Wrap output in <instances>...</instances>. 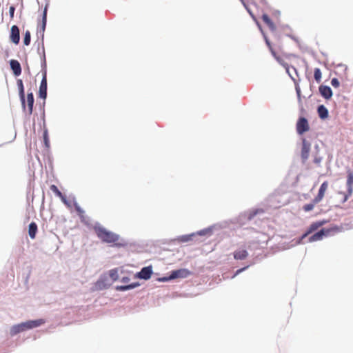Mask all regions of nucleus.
<instances>
[{
	"instance_id": "obj_27",
	"label": "nucleus",
	"mask_w": 353,
	"mask_h": 353,
	"mask_svg": "<svg viewBox=\"0 0 353 353\" xmlns=\"http://www.w3.org/2000/svg\"><path fill=\"white\" fill-rule=\"evenodd\" d=\"M30 38H31L30 32L29 30H26L24 34V38H23L24 45H26V46L30 45Z\"/></svg>"
},
{
	"instance_id": "obj_14",
	"label": "nucleus",
	"mask_w": 353,
	"mask_h": 353,
	"mask_svg": "<svg viewBox=\"0 0 353 353\" xmlns=\"http://www.w3.org/2000/svg\"><path fill=\"white\" fill-rule=\"evenodd\" d=\"M10 68L15 76H19L21 73V67L17 60L12 59L10 61Z\"/></svg>"
},
{
	"instance_id": "obj_24",
	"label": "nucleus",
	"mask_w": 353,
	"mask_h": 353,
	"mask_svg": "<svg viewBox=\"0 0 353 353\" xmlns=\"http://www.w3.org/2000/svg\"><path fill=\"white\" fill-rule=\"evenodd\" d=\"M137 285H138V284H137V283H132V284H130V285H127L117 286L115 288L117 290L124 291V290L134 288Z\"/></svg>"
},
{
	"instance_id": "obj_16",
	"label": "nucleus",
	"mask_w": 353,
	"mask_h": 353,
	"mask_svg": "<svg viewBox=\"0 0 353 353\" xmlns=\"http://www.w3.org/2000/svg\"><path fill=\"white\" fill-rule=\"evenodd\" d=\"M190 274V272L185 269H181L178 270L173 271L172 272V274L170 275V279H176L179 277H186L188 275Z\"/></svg>"
},
{
	"instance_id": "obj_25",
	"label": "nucleus",
	"mask_w": 353,
	"mask_h": 353,
	"mask_svg": "<svg viewBox=\"0 0 353 353\" xmlns=\"http://www.w3.org/2000/svg\"><path fill=\"white\" fill-rule=\"evenodd\" d=\"M321 77L322 74L321 70L318 68H315L314 71V77L317 83L321 82Z\"/></svg>"
},
{
	"instance_id": "obj_11",
	"label": "nucleus",
	"mask_w": 353,
	"mask_h": 353,
	"mask_svg": "<svg viewBox=\"0 0 353 353\" xmlns=\"http://www.w3.org/2000/svg\"><path fill=\"white\" fill-rule=\"evenodd\" d=\"M10 39L14 44H18L19 43V29L16 25L11 27Z\"/></svg>"
},
{
	"instance_id": "obj_23",
	"label": "nucleus",
	"mask_w": 353,
	"mask_h": 353,
	"mask_svg": "<svg viewBox=\"0 0 353 353\" xmlns=\"http://www.w3.org/2000/svg\"><path fill=\"white\" fill-rule=\"evenodd\" d=\"M50 189L59 198L63 199L65 201V197L61 193V192L59 190L57 185H51Z\"/></svg>"
},
{
	"instance_id": "obj_12",
	"label": "nucleus",
	"mask_w": 353,
	"mask_h": 353,
	"mask_svg": "<svg viewBox=\"0 0 353 353\" xmlns=\"http://www.w3.org/2000/svg\"><path fill=\"white\" fill-rule=\"evenodd\" d=\"M310 150V144L305 139H303L301 148V158L303 161H305L308 159Z\"/></svg>"
},
{
	"instance_id": "obj_31",
	"label": "nucleus",
	"mask_w": 353,
	"mask_h": 353,
	"mask_svg": "<svg viewBox=\"0 0 353 353\" xmlns=\"http://www.w3.org/2000/svg\"><path fill=\"white\" fill-rule=\"evenodd\" d=\"M331 85L334 87V88H339V85H340V83H339V81L338 80V79L336 78H333L332 80H331Z\"/></svg>"
},
{
	"instance_id": "obj_3",
	"label": "nucleus",
	"mask_w": 353,
	"mask_h": 353,
	"mask_svg": "<svg viewBox=\"0 0 353 353\" xmlns=\"http://www.w3.org/2000/svg\"><path fill=\"white\" fill-rule=\"evenodd\" d=\"M347 193L343 194V203H345L346 201H347L353 192V172L352 170H347Z\"/></svg>"
},
{
	"instance_id": "obj_18",
	"label": "nucleus",
	"mask_w": 353,
	"mask_h": 353,
	"mask_svg": "<svg viewBox=\"0 0 353 353\" xmlns=\"http://www.w3.org/2000/svg\"><path fill=\"white\" fill-rule=\"evenodd\" d=\"M28 112L29 114L32 113L34 105V96L32 92L28 93L27 95Z\"/></svg>"
},
{
	"instance_id": "obj_32",
	"label": "nucleus",
	"mask_w": 353,
	"mask_h": 353,
	"mask_svg": "<svg viewBox=\"0 0 353 353\" xmlns=\"http://www.w3.org/2000/svg\"><path fill=\"white\" fill-rule=\"evenodd\" d=\"M14 11H15V8L13 6H10L9 8V14H10V17L11 19H12L14 18Z\"/></svg>"
},
{
	"instance_id": "obj_19",
	"label": "nucleus",
	"mask_w": 353,
	"mask_h": 353,
	"mask_svg": "<svg viewBox=\"0 0 353 353\" xmlns=\"http://www.w3.org/2000/svg\"><path fill=\"white\" fill-rule=\"evenodd\" d=\"M37 225L36 224V223L34 222H32L30 225H29V228H28V234L30 236V237L32 239H35L36 237V234L37 232Z\"/></svg>"
},
{
	"instance_id": "obj_7",
	"label": "nucleus",
	"mask_w": 353,
	"mask_h": 353,
	"mask_svg": "<svg viewBox=\"0 0 353 353\" xmlns=\"http://www.w3.org/2000/svg\"><path fill=\"white\" fill-rule=\"evenodd\" d=\"M112 280L117 281L119 280L121 282L126 283L130 281V278L120 269L112 270Z\"/></svg>"
},
{
	"instance_id": "obj_29",
	"label": "nucleus",
	"mask_w": 353,
	"mask_h": 353,
	"mask_svg": "<svg viewBox=\"0 0 353 353\" xmlns=\"http://www.w3.org/2000/svg\"><path fill=\"white\" fill-rule=\"evenodd\" d=\"M43 141L46 146L48 148L50 146V141L47 130H45L43 132Z\"/></svg>"
},
{
	"instance_id": "obj_37",
	"label": "nucleus",
	"mask_w": 353,
	"mask_h": 353,
	"mask_svg": "<svg viewBox=\"0 0 353 353\" xmlns=\"http://www.w3.org/2000/svg\"><path fill=\"white\" fill-rule=\"evenodd\" d=\"M246 9L248 10V11L249 12L250 14L254 18V15L252 14V12L245 6Z\"/></svg>"
},
{
	"instance_id": "obj_4",
	"label": "nucleus",
	"mask_w": 353,
	"mask_h": 353,
	"mask_svg": "<svg viewBox=\"0 0 353 353\" xmlns=\"http://www.w3.org/2000/svg\"><path fill=\"white\" fill-rule=\"evenodd\" d=\"M94 230L99 238L106 242L110 241V233L105 230L102 226L100 225H96Z\"/></svg>"
},
{
	"instance_id": "obj_17",
	"label": "nucleus",
	"mask_w": 353,
	"mask_h": 353,
	"mask_svg": "<svg viewBox=\"0 0 353 353\" xmlns=\"http://www.w3.org/2000/svg\"><path fill=\"white\" fill-rule=\"evenodd\" d=\"M18 86H19V97L22 103V105L23 108H26V102H25V93H24V88L23 82L21 79H19L18 81Z\"/></svg>"
},
{
	"instance_id": "obj_1",
	"label": "nucleus",
	"mask_w": 353,
	"mask_h": 353,
	"mask_svg": "<svg viewBox=\"0 0 353 353\" xmlns=\"http://www.w3.org/2000/svg\"><path fill=\"white\" fill-rule=\"evenodd\" d=\"M45 323V321L43 319H37L33 321H28L26 322H23L17 325H14L11 327L10 330V333L11 336H14L21 332L26 331L27 330H30L32 328L37 327Z\"/></svg>"
},
{
	"instance_id": "obj_8",
	"label": "nucleus",
	"mask_w": 353,
	"mask_h": 353,
	"mask_svg": "<svg viewBox=\"0 0 353 353\" xmlns=\"http://www.w3.org/2000/svg\"><path fill=\"white\" fill-rule=\"evenodd\" d=\"M327 223V221L323 220V221H316L310 224L309 226L307 231L303 234L301 236V240L305 238L308 234H311L312 232H314L315 230H318L320 227L323 226L324 224Z\"/></svg>"
},
{
	"instance_id": "obj_6",
	"label": "nucleus",
	"mask_w": 353,
	"mask_h": 353,
	"mask_svg": "<svg viewBox=\"0 0 353 353\" xmlns=\"http://www.w3.org/2000/svg\"><path fill=\"white\" fill-rule=\"evenodd\" d=\"M128 244V241L121 238L117 234L112 233V247H116L118 248H125Z\"/></svg>"
},
{
	"instance_id": "obj_28",
	"label": "nucleus",
	"mask_w": 353,
	"mask_h": 353,
	"mask_svg": "<svg viewBox=\"0 0 353 353\" xmlns=\"http://www.w3.org/2000/svg\"><path fill=\"white\" fill-rule=\"evenodd\" d=\"M47 22V6H46L43 13V17H42V28L43 30L45 29Z\"/></svg>"
},
{
	"instance_id": "obj_20",
	"label": "nucleus",
	"mask_w": 353,
	"mask_h": 353,
	"mask_svg": "<svg viewBox=\"0 0 353 353\" xmlns=\"http://www.w3.org/2000/svg\"><path fill=\"white\" fill-rule=\"evenodd\" d=\"M318 114L322 119H327L328 117V110L325 105H321L317 109Z\"/></svg>"
},
{
	"instance_id": "obj_15",
	"label": "nucleus",
	"mask_w": 353,
	"mask_h": 353,
	"mask_svg": "<svg viewBox=\"0 0 353 353\" xmlns=\"http://www.w3.org/2000/svg\"><path fill=\"white\" fill-rule=\"evenodd\" d=\"M319 92L325 99H330L332 96L331 88L327 85H320Z\"/></svg>"
},
{
	"instance_id": "obj_36",
	"label": "nucleus",
	"mask_w": 353,
	"mask_h": 353,
	"mask_svg": "<svg viewBox=\"0 0 353 353\" xmlns=\"http://www.w3.org/2000/svg\"><path fill=\"white\" fill-rule=\"evenodd\" d=\"M314 161L316 163H319L321 162V159L315 158Z\"/></svg>"
},
{
	"instance_id": "obj_13",
	"label": "nucleus",
	"mask_w": 353,
	"mask_h": 353,
	"mask_svg": "<svg viewBox=\"0 0 353 353\" xmlns=\"http://www.w3.org/2000/svg\"><path fill=\"white\" fill-rule=\"evenodd\" d=\"M152 274L151 266L145 267L138 273V277L145 280L149 279Z\"/></svg>"
},
{
	"instance_id": "obj_34",
	"label": "nucleus",
	"mask_w": 353,
	"mask_h": 353,
	"mask_svg": "<svg viewBox=\"0 0 353 353\" xmlns=\"http://www.w3.org/2000/svg\"><path fill=\"white\" fill-rule=\"evenodd\" d=\"M248 266H246V267H244V268H241V269L238 270L236 271V274H239V273H240V272H241L244 271L245 270H246V269L248 268Z\"/></svg>"
},
{
	"instance_id": "obj_2",
	"label": "nucleus",
	"mask_w": 353,
	"mask_h": 353,
	"mask_svg": "<svg viewBox=\"0 0 353 353\" xmlns=\"http://www.w3.org/2000/svg\"><path fill=\"white\" fill-rule=\"evenodd\" d=\"M340 231V228L337 226L327 228V229H322L316 233L314 234L309 238L310 242L317 241L323 239L324 236H328L332 233L339 232Z\"/></svg>"
},
{
	"instance_id": "obj_5",
	"label": "nucleus",
	"mask_w": 353,
	"mask_h": 353,
	"mask_svg": "<svg viewBox=\"0 0 353 353\" xmlns=\"http://www.w3.org/2000/svg\"><path fill=\"white\" fill-rule=\"evenodd\" d=\"M310 129L307 120L304 117H301L296 123V132L299 134H303Z\"/></svg>"
},
{
	"instance_id": "obj_26",
	"label": "nucleus",
	"mask_w": 353,
	"mask_h": 353,
	"mask_svg": "<svg viewBox=\"0 0 353 353\" xmlns=\"http://www.w3.org/2000/svg\"><path fill=\"white\" fill-rule=\"evenodd\" d=\"M317 203H314V199L312 200V203H307V204H305L303 206V210L305 211V212H309V211H311L314 209L315 205H316Z\"/></svg>"
},
{
	"instance_id": "obj_10",
	"label": "nucleus",
	"mask_w": 353,
	"mask_h": 353,
	"mask_svg": "<svg viewBox=\"0 0 353 353\" xmlns=\"http://www.w3.org/2000/svg\"><path fill=\"white\" fill-rule=\"evenodd\" d=\"M39 97L41 99H46L47 97V77L45 73L43 76L39 90Z\"/></svg>"
},
{
	"instance_id": "obj_35",
	"label": "nucleus",
	"mask_w": 353,
	"mask_h": 353,
	"mask_svg": "<svg viewBox=\"0 0 353 353\" xmlns=\"http://www.w3.org/2000/svg\"><path fill=\"white\" fill-rule=\"evenodd\" d=\"M96 288L97 289H101V281H98L97 283H96Z\"/></svg>"
},
{
	"instance_id": "obj_22",
	"label": "nucleus",
	"mask_w": 353,
	"mask_h": 353,
	"mask_svg": "<svg viewBox=\"0 0 353 353\" xmlns=\"http://www.w3.org/2000/svg\"><path fill=\"white\" fill-rule=\"evenodd\" d=\"M262 20L271 30H274L276 29L274 23L272 22L268 14H263L262 15Z\"/></svg>"
},
{
	"instance_id": "obj_33",
	"label": "nucleus",
	"mask_w": 353,
	"mask_h": 353,
	"mask_svg": "<svg viewBox=\"0 0 353 353\" xmlns=\"http://www.w3.org/2000/svg\"><path fill=\"white\" fill-rule=\"evenodd\" d=\"M75 210L79 215H82L84 213V211L79 205H75Z\"/></svg>"
},
{
	"instance_id": "obj_30",
	"label": "nucleus",
	"mask_w": 353,
	"mask_h": 353,
	"mask_svg": "<svg viewBox=\"0 0 353 353\" xmlns=\"http://www.w3.org/2000/svg\"><path fill=\"white\" fill-rule=\"evenodd\" d=\"M265 43L267 44V46H268L269 49L270 50L272 54L274 55V57H275L279 60V59L276 57V53L274 51V50L271 46V43H270L269 39L267 38V37H265Z\"/></svg>"
},
{
	"instance_id": "obj_9",
	"label": "nucleus",
	"mask_w": 353,
	"mask_h": 353,
	"mask_svg": "<svg viewBox=\"0 0 353 353\" xmlns=\"http://www.w3.org/2000/svg\"><path fill=\"white\" fill-rule=\"evenodd\" d=\"M328 188V182L324 181L320 186L317 195L314 199V203H320L323 199L325 192Z\"/></svg>"
},
{
	"instance_id": "obj_21",
	"label": "nucleus",
	"mask_w": 353,
	"mask_h": 353,
	"mask_svg": "<svg viewBox=\"0 0 353 353\" xmlns=\"http://www.w3.org/2000/svg\"><path fill=\"white\" fill-rule=\"evenodd\" d=\"M248 256V253L245 250L235 251L234 252V258L236 260H243Z\"/></svg>"
}]
</instances>
